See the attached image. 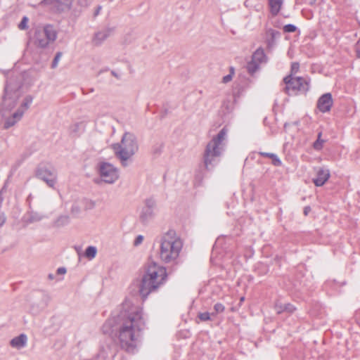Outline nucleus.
Returning <instances> with one entry per match:
<instances>
[{
    "label": "nucleus",
    "mask_w": 360,
    "mask_h": 360,
    "mask_svg": "<svg viewBox=\"0 0 360 360\" xmlns=\"http://www.w3.org/2000/svg\"><path fill=\"white\" fill-rule=\"evenodd\" d=\"M165 143L162 141H158L155 142L151 148V153L154 158L159 157L164 149Z\"/></svg>",
    "instance_id": "cd10ccee"
},
{
    "label": "nucleus",
    "mask_w": 360,
    "mask_h": 360,
    "mask_svg": "<svg viewBox=\"0 0 360 360\" xmlns=\"http://www.w3.org/2000/svg\"><path fill=\"white\" fill-rule=\"evenodd\" d=\"M304 276L301 275H296L293 279L289 276H283L284 281H288L289 283H285L284 288L286 290L290 292H304L307 289V285L303 281Z\"/></svg>",
    "instance_id": "9b49d317"
},
{
    "label": "nucleus",
    "mask_w": 360,
    "mask_h": 360,
    "mask_svg": "<svg viewBox=\"0 0 360 360\" xmlns=\"http://www.w3.org/2000/svg\"><path fill=\"white\" fill-rule=\"evenodd\" d=\"M116 157L118 158L122 165L124 162L133 156L139 149V146L135 135L126 132L121 140V143H115L112 146Z\"/></svg>",
    "instance_id": "423d86ee"
},
{
    "label": "nucleus",
    "mask_w": 360,
    "mask_h": 360,
    "mask_svg": "<svg viewBox=\"0 0 360 360\" xmlns=\"http://www.w3.org/2000/svg\"><path fill=\"white\" fill-rule=\"evenodd\" d=\"M297 27L293 24H287L283 26V32L286 33H292L297 30Z\"/></svg>",
    "instance_id": "4c0bfd02"
},
{
    "label": "nucleus",
    "mask_w": 360,
    "mask_h": 360,
    "mask_svg": "<svg viewBox=\"0 0 360 360\" xmlns=\"http://www.w3.org/2000/svg\"><path fill=\"white\" fill-rule=\"evenodd\" d=\"M27 337L25 333H21L17 337L13 338L10 341V345L15 349H20L26 346Z\"/></svg>",
    "instance_id": "aec40b11"
},
{
    "label": "nucleus",
    "mask_w": 360,
    "mask_h": 360,
    "mask_svg": "<svg viewBox=\"0 0 360 360\" xmlns=\"http://www.w3.org/2000/svg\"><path fill=\"white\" fill-rule=\"evenodd\" d=\"M354 51L356 53V57L360 58V43L357 41L354 45Z\"/></svg>",
    "instance_id": "c03bdc74"
},
{
    "label": "nucleus",
    "mask_w": 360,
    "mask_h": 360,
    "mask_svg": "<svg viewBox=\"0 0 360 360\" xmlns=\"http://www.w3.org/2000/svg\"><path fill=\"white\" fill-rule=\"evenodd\" d=\"M111 75H113V76H114L115 77H116V78H119L118 75H117V74L116 73V72H115V71H114V70H112V71H111Z\"/></svg>",
    "instance_id": "6e6d98bb"
},
{
    "label": "nucleus",
    "mask_w": 360,
    "mask_h": 360,
    "mask_svg": "<svg viewBox=\"0 0 360 360\" xmlns=\"http://www.w3.org/2000/svg\"><path fill=\"white\" fill-rule=\"evenodd\" d=\"M23 115V111L21 109H18L13 115L6 119L4 123V128L8 129L14 126L19 120H21Z\"/></svg>",
    "instance_id": "f3484780"
},
{
    "label": "nucleus",
    "mask_w": 360,
    "mask_h": 360,
    "mask_svg": "<svg viewBox=\"0 0 360 360\" xmlns=\"http://www.w3.org/2000/svg\"><path fill=\"white\" fill-rule=\"evenodd\" d=\"M62 52L60 51H58L56 53L55 56H54V58L52 61V63H51V68L54 69L57 67L58 65V63L60 60V58H61L62 56Z\"/></svg>",
    "instance_id": "79ce46f5"
},
{
    "label": "nucleus",
    "mask_w": 360,
    "mask_h": 360,
    "mask_svg": "<svg viewBox=\"0 0 360 360\" xmlns=\"http://www.w3.org/2000/svg\"><path fill=\"white\" fill-rule=\"evenodd\" d=\"M67 271V269L65 267H59L56 272H57V274H65Z\"/></svg>",
    "instance_id": "de8ad7c7"
},
{
    "label": "nucleus",
    "mask_w": 360,
    "mask_h": 360,
    "mask_svg": "<svg viewBox=\"0 0 360 360\" xmlns=\"http://www.w3.org/2000/svg\"><path fill=\"white\" fill-rule=\"evenodd\" d=\"M202 160L203 161V158L202 159ZM212 169H206L204 166V162H202V165H200L199 166V168L195 170V181H197L199 184H201L204 179L205 171L210 172Z\"/></svg>",
    "instance_id": "a878e982"
},
{
    "label": "nucleus",
    "mask_w": 360,
    "mask_h": 360,
    "mask_svg": "<svg viewBox=\"0 0 360 360\" xmlns=\"http://www.w3.org/2000/svg\"><path fill=\"white\" fill-rule=\"evenodd\" d=\"M34 44L41 49L46 48L48 46L47 40H46L45 36L41 28H37L34 34Z\"/></svg>",
    "instance_id": "6ab92c4d"
},
{
    "label": "nucleus",
    "mask_w": 360,
    "mask_h": 360,
    "mask_svg": "<svg viewBox=\"0 0 360 360\" xmlns=\"http://www.w3.org/2000/svg\"><path fill=\"white\" fill-rule=\"evenodd\" d=\"M333 104L332 94L330 93H326L321 95L316 103V107L322 113L328 112L330 110Z\"/></svg>",
    "instance_id": "ddd939ff"
},
{
    "label": "nucleus",
    "mask_w": 360,
    "mask_h": 360,
    "mask_svg": "<svg viewBox=\"0 0 360 360\" xmlns=\"http://www.w3.org/2000/svg\"><path fill=\"white\" fill-rule=\"evenodd\" d=\"M25 217H27L26 221L28 223L38 221L41 219V217L40 216V214L33 211L30 202L29 203V208L25 215Z\"/></svg>",
    "instance_id": "b1692460"
},
{
    "label": "nucleus",
    "mask_w": 360,
    "mask_h": 360,
    "mask_svg": "<svg viewBox=\"0 0 360 360\" xmlns=\"http://www.w3.org/2000/svg\"><path fill=\"white\" fill-rule=\"evenodd\" d=\"M236 102V100L233 98H226L223 101L221 104V110L224 114H229L231 113L235 106V103Z\"/></svg>",
    "instance_id": "4be33fe9"
},
{
    "label": "nucleus",
    "mask_w": 360,
    "mask_h": 360,
    "mask_svg": "<svg viewBox=\"0 0 360 360\" xmlns=\"http://www.w3.org/2000/svg\"><path fill=\"white\" fill-rule=\"evenodd\" d=\"M167 269L155 262H147L143 266V273L139 285V293L144 302L148 296L156 292L167 281Z\"/></svg>",
    "instance_id": "f03ea898"
},
{
    "label": "nucleus",
    "mask_w": 360,
    "mask_h": 360,
    "mask_svg": "<svg viewBox=\"0 0 360 360\" xmlns=\"http://www.w3.org/2000/svg\"><path fill=\"white\" fill-rule=\"evenodd\" d=\"M244 91V88L243 86L238 84L233 87V98L237 100L238 98L240 96L242 93Z\"/></svg>",
    "instance_id": "f704fd0d"
},
{
    "label": "nucleus",
    "mask_w": 360,
    "mask_h": 360,
    "mask_svg": "<svg viewBox=\"0 0 360 360\" xmlns=\"http://www.w3.org/2000/svg\"><path fill=\"white\" fill-rule=\"evenodd\" d=\"M270 8V13L273 16H276L279 13L283 5V0H268Z\"/></svg>",
    "instance_id": "393cba45"
},
{
    "label": "nucleus",
    "mask_w": 360,
    "mask_h": 360,
    "mask_svg": "<svg viewBox=\"0 0 360 360\" xmlns=\"http://www.w3.org/2000/svg\"><path fill=\"white\" fill-rule=\"evenodd\" d=\"M97 253V249L95 246H88L84 252V256L87 257L89 259H94Z\"/></svg>",
    "instance_id": "7c9ffc66"
},
{
    "label": "nucleus",
    "mask_w": 360,
    "mask_h": 360,
    "mask_svg": "<svg viewBox=\"0 0 360 360\" xmlns=\"http://www.w3.org/2000/svg\"><path fill=\"white\" fill-rule=\"evenodd\" d=\"M274 260H275V261H278V260H279V257H278V256H276V257L274 258Z\"/></svg>",
    "instance_id": "bf43d9fd"
},
{
    "label": "nucleus",
    "mask_w": 360,
    "mask_h": 360,
    "mask_svg": "<svg viewBox=\"0 0 360 360\" xmlns=\"http://www.w3.org/2000/svg\"><path fill=\"white\" fill-rule=\"evenodd\" d=\"M183 248V241L176 236L174 229H169L161 238L160 258L166 263H172L171 271H174L180 264L179 257Z\"/></svg>",
    "instance_id": "7ed1b4c3"
},
{
    "label": "nucleus",
    "mask_w": 360,
    "mask_h": 360,
    "mask_svg": "<svg viewBox=\"0 0 360 360\" xmlns=\"http://www.w3.org/2000/svg\"><path fill=\"white\" fill-rule=\"evenodd\" d=\"M299 69L300 63L298 62L292 63L290 67V73L289 75H292V77H295L294 75L299 71Z\"/></svg>",
    "instance_id": "58836bf2"
},
{
    "label": "nucleus",
    "mask_w": 360,
    "mask_h": 360,
    "mask_svg": "<svg viewBox=\"0 0 360 360\" xmlns=\"http://www.w3.org/2000/svg\"><path fill=\"white\" fill-rule=\"evenodd\" d=\"M214 314L215 316L217 314L224 312L225 310V307L221 303L217 302L214 305Z\"/></svg>",
    "instance_id": "a19ab883"
},
{
    "label": "nucleus",
    "mask_w": 360,
    "mask_h": 360,
    "mask_svg": "<svg viewBox=\"0 0 360 360\" xmlns=\"http://www.w3.org/2000/svg\"><path fill=\"white\" fill-rule=\"evenodd\" d=\"M253 271L258 276H262L267 274L269 271V266L268 264L259 262L253 266Z\"/></svg>",
    "instance_id": "412c9836"
},
{
    "label": "nucleus",
    "mask_w": 360,
    "mask_h": 360,
    "mask_svg": "<svg viewBox=\"0 0 360 360\" xmlns=\"http://www.w3.org/2000/svg\"><path fill=\"white\" fill-rule=\"evenodd\" d=\"M317 0H314V1H316Z\"/></svg>",
    "instance_id": "0e129e2a"
},
{
    "label": "nucleus",
    "mask_w": 360,
    "mask_h": 360,
    "mask_svg": "<svg viewBox=\"0 0 360 360\" xmlns=\"http://www.w3.org/2000/svg\"><path fill=\"white\" fill-rule=\"evenodd\" d=\"M33 99H34V97L32 96L27 95L24 98V99H23L22 102L20 106L18 109L22 110L23 113H24L25 111L28 109V108L30 107V105L32 103Z\"/></svg>",
    "instance_id": "c756f323"
},
{
    "label": "nucleus",
    "mask_w": 360,
    "mask_h": 360,
    "mask_svg": "<svg viewBox=\"0 0 360 360\" xmlns=\"http://www.w3.org/2000/svg\"><path fill=\"white\" fill-rule=\"evenodd\" d=\"M322 131H319L317 134L316 140L313 143V148L316 151H320L323 148V143L326 142V139H321Z\"/></svg>",
    "instance_id": "c85d7f7f"
},
{
    "label": "nucleus",
    "mask_w": 360,
    "mask_h": 360,
    "mask_svg": "<svg viewBox=\"0 0 360 360\" xmlns=\"http://www.w3.org/2000/svg\"><path fill=\"white\" fill-rule=\"evenodd\" d=\"M355 319L358 325L360 326V311L356 312Z\"/></svg>",
    "instance_id": "8fccbe9b"
},
{
    "label": "nucleus",
    "mask_w": 360,
    "mask_h": 360,
    "mask_svg": "<svg viewBox=\"0 0 360 360\" xmlns=\"http://www.w3.org/2000/svg\"><path fill=\"white\" fill-rule=\"evenodd\" d=\"M98 172L101 180L107 184H113L119 178L117 169L111 163L100 162L97 165Z\"/></svg>",
    "instance_id": "1a4fd4ad"
},
{
    "label": "nucleus",
    "mask_w": 360,
    "mask_h": 360,
    "mask_svg": "<svg viewBox=\"0 0 360 360\" xmlns=\"http://www.w3.org/2000/svg\"><path fill=\"white\" fill-rule=\"evenodd\" d=\"M286 127H288V123H285V124H284V128H286Z\"/></svg>",
    "instance_id": "680f3d73"
},
{
    "label": "nucleus",
    "mask_w": 360,
    "mask_h": 360,
    "mask_svg": "<svg viewBox=\"0 0 360 360\" xmlns=\"http://www.w3.org/2000/svg\"><path fill=\"white\" fill-rule=\"evenodd\" d=\"M228 129L224 126L207 144L203 153V162L206 169H213L219 162L224 150V144Z\"/></svg>",
    "instance_id": "39448f33"
},
{
    "label": "nucleus",
    "mask_w": 360,
    "mask_h": 360,
    "mask_svg": "<svg viewBox=\"0 0 360 360\" xmlns=\"http://www.w3.org/2000/svg\"><path fill=\"white\" fill-rule=\"evenodd\" d=\"M35 176L43 181L46 185L53 189L56 188L58 179L56 170L53 167H48L44 165H39L35 170Z\"/></svg>",
    "instance_id": "6e6552de"
},
{
    "label": "nucleus",
    "mask_w": 360,
    "mask_h": 360,
    "mask_svg": "<svg viewBox=\"0 0 360 360\" xmlns=\"http://www.w3.org/2000/svg\"><path fill=\"white\" fill-rule=\"evenodd\" d=\"M285 84L283 92L289 96H296L300 94L306 95L310 89V79L303 77L285 76L283 79Z\"/></svg>",
    "instance_id": "0eeeda50"
},
{
    "label": "nucleus",
    "mask_w": 360,
    "mask_h": 360,
    "mask_svg": "<svg viewBox=\"0 0 360 360\" xmlns=\"http://www.w3.org/2000/svg\"><path fill=\"white\" fill-rule=\"evenodd\" d=\"M41 29L45 36L46 40H47L48 45L56 41L58 32L53 25L46 24Z\"/></svg>",
    "instance_id": "dca6fc26"
},
{
    "label": "nucleus",
    "mask_w": 360,
    "mask_h": 360,
    "mask_svg": "<svg viewBox=\"0 0 360 360\" xmlns=\"http://www.w3.org/2000/svg\"><path fill=\"white\" fill-rule=\"evenodd\" d=\"M259 155L264 158H271V155H273L272 153H266V152H259Z\"/></svg>",
    "instance_id": "49530a36"
},
{
    "label": "nucleus",
    "mask_w": 360,
    "mask_h": 360,
    "mask_svg": "<svg viewBox=\"0 0 360 360\" xmlns=\"http://www.w3.org/2000/svg\"><path fill=\"white\" fill-rule=\"evenodd\" d=\"M311 212V207L309 206H305L303 210V213L305 216H307L308 214Z\"/></svg>",
    "instance_id": "09e8293b"
},
{
    "label": "nucleus",
    "mask_w": 360,
    "mask_h": 360,
    "mask_svg": "<svg viewBox=\"0 0 360 360\" xmlns=\"http://www.w3.org/2000/svg\"><path fill=\"white\" fill-rule=\"evenodd\" d=\"M95 206V203L94 202H91V208L94 207Z\"/></svg>",
    "instance_id": "052dcab7"
},
{
    "label": "nucleus",
    "mask_w": 360,
    "mask_h": 360,
    "mask_svg": "<svg viewBox=\"0 0 360 360\" xmlns=\"http://www.w3.org/2000/svg\"><path fill=\"white\" fill-rule=\"evenodd\" d=\"M259 64L260 63L252 60L247 65V69L248 72L250 74L255 72L259 68Z\"/></svg>",
    "instance_id": "72a5a7b5"
},
{
    "label": "nucleus",
    "mask_w": 360,
    "mask_h": 360,
    "mask_svg": "<svg viewBox=\"0 0 360 360\" xmlns=\"http://www.w3.org/2000/svg\"><path fill=\"white\" fill-rule=\"evenodd\" d=\"M157 207L156 200L154 198H148L144 200V206L142 207L139 219L143 224L148 223L154 216V211Z\"/></svg>",
    "instance_id": "9d476101"
},
{
    "label": "nucleus",
    "mask_w": 360,
    "mask_h": 360,
    "mask_svg": "<svg viewBox=\"0 0 360 360\" xmlns=\"http://www.w3.org/2000/svg\"><path fill=\"white\" fill-rule=\"evenodd\" d=\"M266 56L264 53V51L262 48L259 47L252 54V60L259 63H262L263 62L266 61Z\"/></svg>",
    "instance_id": "bb28decb"
},
{
    "label": "nucleus",
    "mask_w": 360,
    "mask_h": 360,
    "mask_svg": "<svg viewBox=\"0 0 360 360\" xmlns=\"http://www.w3.org/2000/svg\"><path fill=\"white\" fill-rule=\"evenodd\" d=\"M270 159H271V162L274 166L280 167L282 165V162L276 154L273 153Z\"/></svg>",
    "instance_id": "ea45409f"
},
{
    "label": "nucleus",
    "mask_w": 360,
    "mask_h": 360,
    "mask_svg": "<svg viewBox=\"0 0 360 360\" xmlns=\"http://www.w3.org/2000/svg\"><path fill=\"white\" fill-rule=\"evenodd\" d=\"M143 236L142 235H138L135 240H134V246H139L140 244L142 243L143 240Z\"/></svg>",
    "instance_id": "37998d69"
},
{
    "label": "nucleus",
    "mask_w": 360,
    "mask_h": 360,
    "mask_svg": "<svg viewBox=\"0 0 360 360\" xmlns=\"http://www.w3.org/2000/svg\"><path fill=\"white\" fill-rule=\"evenodd\" d=\"M31 200H32V195L30 194L27 198V202L29 204L30 202L31 203Z\"/></svg>",
    "instance_id": "4d7b16f0"
},
{
    "label": "nucleus",
    "mask_w": 360,
    "mask_h": 360,
    "mask_svg": "<svg viewBox=\"0 0 360 360\" xmlns=\"http://www.w3.org/2000/svg\"><path fill=\"white\" fill-rule=\"evenodd\" d=\"M274 309L277 314L287 313L288 314H293L297 308L291 303H283L280 300H276L274 302Z\"/></svg>",
    "instance_id": "4468645a"
},
{
    "label": "nucleus",
    "mask_w": 360,
    "mask_h": 360,
    "mask_svg": "<svg viewBox=\"0 0 360 360\" xmlns=\"http://www.w3.org/2000/svg\"><path fill=\"white\" fill-rule=\"evenodd\" d=\"M233 76L231 75L228 74L227 75L223 77L222 82L226 84L232 80Z\"/></svg>",
    "instance_id": "a18cd8bd"
},
{
    "label": "nucleus",
    "mask_w": 360,
    "mask_h": 360,
    "mask_svg": "<svg viewBox=\"0 0 360 360\" xmlns=\"http://www.w3.org/2000/svg\"><path fill=\"white\" fill-rule=\"evenodd\" d=\"M330 176L328 169L320 168L316 173V176L313 178L312 181L316 186H322L328 180Z\"/></svg>",
    "instance_id": "2eb2a0df"
},
{
    "label": "nucleus",
    "mask_w": 360,
    "mask_h": 360,
    "mask_svg": "<svg viewBox=\"0 0 360 360\" xmlns=\"http://www.w3.org/2000/svg\"><path fill=\"white\" fill-rule=\"evenodd\" d=\"M113 31L112 28H108L105 30L98 32L95 34L94 41L96 44H101L104 40H105Z\"/></svg>",
    "instance_id": "5701e85b"
},
{
    "label": "nucleus",
    "mask_w": 360,
    "mask_h": 360,
    "mask_svg": "<svg viewBox=\"0 0 360 360\" xmlns=\"http://www.w3.org/2000/svg\"><path fill=\"white\" fill-rule=\"evenodd\" d=\"M72 0H42L40 4L50 6L55 11L61 13L71 8Z\"/></svg>",
    "instance_id": "f8f14e48"
},
{
    "label": "nucleus",
    "mask_w": 360,
    "mask_h": 360,
    "mask_svg": "<svg viewBox=\"0 0 360 360\" xmlns=\"http://www.w3.org/2000/svg\"><path fill=\"white\" fill-rule=\"evenodd\" d=\"M234 73H235V68L233 66H231L229 68V75H231L232 76H233Z\"/></svg>",
    "instance_id": "864d4df0"
},
{
    "label": "nucleus",
    "mask_w": 360,
    "mask_h": 360,
    "mask_svg": "<svg viewBox=\"0 0 360 360\" xmlns=\"http://www.w3.org/2000/svg\"><path fill=\"white\" fill-rule=\"evenodd\" d=\"M70 223V217L67 215L60 216L56 221V226H64Z\"/></svg>",
    "instance_id": "2f4dec72"
},
{
    "label": "nucleus",
    "mask_w": 360,
    "mask_h": 360,
    "mask_svg": "<svg viewBox=\"0 0 360 360\" xmlns=\"http://www.w3.org/2000/svg\"><path fill=\"white\" fill-rule=\"evenodd\" d=\"M211 316H214V312H212V313H209L207 311L200 312L198 314V318H199V319L201 321H207L211 320Z\"/></svg>",
    "instance_id": "c9c22d12"
},
{
    "label": "nucleus",
    "mask_w": 360,
    "mask_h": 360,
    "mask_svg": "<svg viewBox=\"0 0 360 360\" xmlns=\"http://www.w3.org/2000/svg\"><path fill=\"white\" fill-rule=\"evenodd\" d=\"M113 318L115 323L120 325L119 340L122 348L134 353L137 341L134 331L143 330L146 327L143 309L126 298L119 307L118 311L113 313Z\"/></svg>",
    "instance_id": "f257e3e1"
},
{
    "label": "nucleus",
    "mask_w": 360,
    "mask_h": 360,
    "mask_svg": "<svg viewBox=\"0 0 360 360\" xmlns=\"http://www.w3.org/2000/svg\"><path fill=\"white\" fill-rule=\"evenodd\" d=\"M79 126V123H75L73 126L74 129H72L73 131H77Z\"/></svg>",
    "instance_id": "5fc2aeb1"
},
{
    "label": "nucleus",
    "mask_w": 360,
    "mask_h": 360,
    "mask_svg": "<svg viewBox=\"0 0 360 360\" xmlns=\"http://www.w3.org/2000/svg\"><path fill=\"white\" fill-rule=\"evenodd\" d=\"M23 79V74L11 75L6 79L1 103V111L10 112L16 107L22 96Z\"/></svg>",
    "instance_id": "20e7f679"
},
{
    "label": "nucleus",
    "mask_w": 360,
    "mask_h": 360,
    "mask_svg": "<svg viewBox=\"0 0 360 360\" xmlns=\"http://www.w3.org/2000/svg\"><path fill=\"white\" fill-rule=\"evenodd\" d=\"M72 212H79L80 211L78 205H72L71 207Z\"/></svg>",
    "instance_id": "3c124183"
},
{
    "label": "nucleus",
    "mask_w": 360,
    "mask_h": 360,
    "mask_svg": "<svg viewBox=\"0 0 360 360\" xmlns=\"http://www.w3.org/2000/svg\"><path fill=\"white\" fill-rule=\"evenodd\" d=\"M316 1H314V0H313L311 2V4L312 5L313 4H314Z\"/></svg>",
    "instance_id": "e2e57ef3"
},
{
    "label": "nucleus",
    "mask_w": 360,
    "mask_h": 360,
    "mask_svg": "<svg viewBox=\"0 0 360 360\" xmlns=\"http://www.w3.org/2000/svg\"><path fill=\"white\" fill-rule=\"evenodd\" d=\"M346 284V282L345 281H343V282H338V281H336L335 279H333V280H327L324 285L326 287H331V288H336L337 287H340V286H342Z\"/></svg>",
    "instance_id": "473e14b6"
},
{
    "label": "nucleus",
    "mask_w": 360,
    "mask_h": 360,
    "mask_svg": "<svg viewBox=\"0 0 360 360\" xmlns=\"http://www.w3.org/2000/svg\"><path fill=\"white\" fill-rule=\"evenodd\" d=\"M29 18L27 16H23L21 19L20 22L18 25V28L21 30H25L28 28V23Z\"/></svg>",
    "instance_id": "e433bc0d"
},
{
    "label": "nucleus",
    "mask_w": 360,
    "mask_h": 360,
    "mask_svg": "<svg viewBox=\"0 0 360 360\" xmlns=\"http://www.w3.org/2000/svg\"><path fill=\"white\" fill-rule=\"evenodd\" d=\"M48 278H49V279L52 280V279H53V278H54V276H53V274H49L48 275Z\"/></svg>",
    "instance_id": "13d9d810"
},
{
    "label": "nucleus",
    "mask_w": 360,
    "mask_h": 360,
    "mask_svg": "<svg viewBox=\"0 0 360 360\" xmlns=\"http://www.w3.org/2000/svg\"><path fill=\"white\" fill-rule=\"evenodd\" d=\"M102 7L101 6H98L94 11V16H96L99 14Z\"/></svg>",
    "instance_id": "603ef678"
},
{
    "label": "nucleus",
    "mask_w": 360,
    "mask_h": 360,
    "mask_svg": "<svg viewBox=\"0 0 360 360\" xmlns=\"http://www.w3.org/2000/svg\"><path fill=\"white\" fill-rule=\"evenodd\" d=\"M281 37V32L278 30L269 28L266 30V43L269 49L273 48L276 44V39Z\"/></svg>",
    "instance_id": "a211bd4d"
}]
</instances>
